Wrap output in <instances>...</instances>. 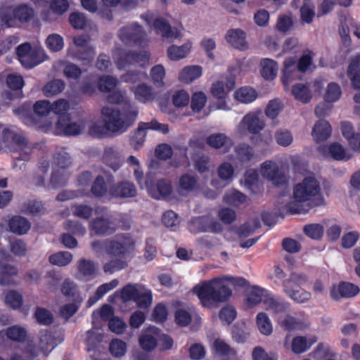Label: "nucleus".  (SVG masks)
<instances>
[{
  "mask_svg": "<svg viewBox=\"0 0 360 360\" xmlns=\"http://www.w3.org/2000/svg\"><path fill=\"white\" fill-rule=\"evenodd\" d=\"M320 193L319 181L314 175L307 176L294 186L292 200L286 204L285 209L292 214L302 213L304 210L303 204L311 205Z\"/></svg>",
  "mask_w": 360,
  "mask_h": 360,
  "instance_id": "f257e3e1",
  "label": "nucleus"
},
{
  "mask_svg": "<svg viewBox=\"0 0 360 360\" xmlns=\"http://www.w3.org/2000/svg\"><path fill=\"white\" fill-rule=\"evenodd\" d=\"M101 116L111 133L122 134L136 121L138 110L129 103L122 112L116 108L105 105L101 110Z\"/></svg>",
  "mask_w": 360,
  "mask_h": 360,
  "instance_id": "f03ea898",
  "label": "nucleus"
},
{
  "mask_svg": "<svg viewBox=\"0 0 360 360\" xmlns=\"http://www.w3.org/2000/svg\"><path fill=\"white\" fill-rule=\"evenodd\" d=\"M202 306L212 307L226 302L231 295V290L226 285L225 277L213 278L194 288Z\"/></svg>",
  "mask_w": 360,
  "mask_h": 360,
  "instance_id": "7ed1b4c3",
  "label": "nucleus"
},
{
  "mask_svg": "<svg viewBox=\"0 0 360 360\" xmlns=\"http://www.w3.org/2000/svg\"><path fill=\"white\" fill-rule=\"evenodd\" d=\"M61 342L62 339L58 333L41 330L37 342L28 345L27 355L32 359L39 356L41 354L47 356Z\"/></svg>",
  "mask_w": 360,
  "mask_h": 360,
  "instance_id": "20e7f679",
  "label": "nucleus"
},
{
  "mask_svg": "<svg viewBox=\"0 0 360 360\" xmlns=\"http://www.w3.org/2000/svg\"><path fill=\"white\" fill-rule=\"evenodd\" d=\"M313 55L312 52L304 53L297 63L293 58L285 59L282 77L285 89H287L292 79L300 77V72H305L310 70Z\"/></svg>",
  "mask_w": 360,
  "mask_h": 360,
  "instance_id": "39448f33",
  "label": "nucleus"
},
{
  "mask_svg": "<svg viewBox=\"0 0 360 360\" xmlns=\"http://www.w3.org/2000/svg\"><path fill=\"white\" fill-rule=\"evenodd\" d=\"M73 46L68 51L69 57L88 65L92 62L96 55L95 49L89 44L90 37L82 34L75 36L72 39Z\"/></svg>",
  "mask_w": 360,
  "mask_h": 360,
  "instance_id": "423d86ee",
  "label": "nucleus"
},
{
  "mask_svg": "<svg viewBox=\"0 0 360 360\" xmlns=\"http://www.w3.org/2000/svg\"><path fill=\"white\" fill-rule=\"evenodd\" d=\"M8 143L6 146L15 153H19L14 158L20 160H28L32 150V145L27 141L25 134L20 131L8 130L5 132Z\"/></svg>",
  "mask_w": 360,
  "mask_h": 360,
  "instance_id": "0eeeda50",
  "label": "nucleus"
},
{
  "mask_svg": "<svg viewBox=\"0 0 360 360\" xmlns=\"http://www.w3.org/2000/svg\"><path fill=\"white\" fill-rule=\"evenodd\" d=\"M135 240L129 233L116 235L105 242V250L112 257H130L134 250Z\"/></svg>",
  "mask_w": 360,
  "mask_h": 360,
  "instance_id": "6e6552de",
  "label": "nucleus"
},
{
  "mask_svg": "<svg viewBox=\"0 0 360 360\" xmlns=\"http://www.w3.org/2000/svg\"><path fill=\"white\" fill-rule=\"evenodd\" d=\"M265 125L262 112L252 111L247 113L240 121L236 127V133L241 137L249 134L257 135L264 129Z\"/></svg>",
  "mask_w": 360,
  "mask_h": 360,
  "instance_id": "1a4fd4ad",
  "label": "nucleus"
},
{
  "mask_svg": "<svg viewBox=\"0 0 360 360\" xmlns=\"http://www.w3.org/2000/svg\"><path fill=\"white\" fill-rule=\"evenodd\" d=\"M122 299L124 301L134 300L140 307L146 308L152 302L151 291L145 286L139 284H128L121 292Z\"/></svg>",
  "mask_w": 360,
  "mask_h": 360,
  "instance_id": "9d476101",
  "label": "nucleus"
},
{
  "mask_svg": "<svg viewBox=\"0 0 360 360\" xmlns=\"http://www.w3.org/2000/svg\"><path fill=\"white\" fill-rule=\"evenodd\" d=\"M119 39L126 45L144 46L148 41L143 28L136 22L129 24L120 29Z\"/></svg>",
  "mask_w": 360,
  "mask_h": 360,
  "instance_id": "9b49d317",
  "label": "nucleus"
},
{
  "mask_svg": "<svg viewBox=\"0 0 360 360\" xmlns=\"http://www.w3.org/2000/svg\"><path fill=\"white\" fill-rule=\"evenodd\" d=\"M141 18L148 26L153 25V28L156 34H160L165 39L173 40L180 37L179 30L177 28L172 27L169 22L163 18H157L151 12L144 13Z\"/></svg>",
  "mask_w": 360,
  "mask_h": 360,
  "instance_id": "f8f14e48",
  "label": "nucleus"
},
{
  "mask_svg": "<svg viewBox=\"0 0 360 360\" xmlns=\"http://www.w3.org/2000/svg\"><path fill=\"white\" fill-rule=\"evenodd\" d=\"M115 63L119 70H124L131 65L143 66L148 61L150 54L146 51L139 52L123 51L117 49L115 53Z\"/></svg>",
  "mask_w": 360,
  "mask_h": 360,
  "instance_id": "ddd939ff",
  "label": "nucleus"
},
{
  "mask_svg": "<svg viewBox=\"0 0 360 360\" xmlns=\"http://www.w3.org/2000/svg\"><path fill=\"white\" fill-rule=\"evenodd\" d=\"M260 173L262 177L276 186H284L288 182V177L282 171L278 165L271 160H267L261 165Z\"/></svg>",
  "mask_w": 360,
  "mask_h": 360,
  "instance_id": "4468645a",
  "label": "nucleus"
},
{
  "mask_svg": "<svg viewBox=\"0 0 360 360\" xmlns=\"http://www.w3.org/2000/svg\"><path fill=\"white\" fill-rule=\"evenodd\" d=\"M86 122H71L69 116H60L56 124L53 131L57 135L77 136L85 129Z\"/></svg>",
  "mask_w": 360,
  "mask_h": 360,
  "instance_id": "2eb2a0df",
  "label": "nucleus"
},
{
  "mask_svg": "<svg viewBox=\"0 0 360 360\" xmlns=\"http://www.w3.org/2000/svg\"><path fill=\"white\" fill-rule=\"evenodd\" d=\"M235 86V79L233 77H228L226 82L217 81L212 84L210 91L212 95L219 100L218 109L224 110H229L224 99L229 92L233 90Z\"/></svg>",
  "mask_w": 360,
  "mask_h": 360,
  "instance_id": "dca6fc26",
  "label": "nucleus"
},
{
  "mask_svg": "<svg viewBox=\"0 0 360 360\" xmlns=\"http://www.w3.org/2000/svg\"><path fill=\"white\" fill-rule=\"evenodd\" d=\"M145 184L148 194L156 200H165L173 192L172 181L167 179H159L156 184L153 185L147 176Z\"/></svg>",
  "mask_w": 360,
  "mask_h": 360,
  "instance_id": "f3484780",
  "label": "nucleus"
},
{
  "mask_svg": "<svg viewBox=\"0 0 360 360\" xmlns=\"http://www.w3.org/2000/svg\"><path fill=\"white\" fill-rule=\"evenodd\" d=\"M89 228L96 235L105 236L115 232L117 229V224L111 214H106L92 219L89 222Z\"/></svg>",
  "mask_w": 360,
  "mask_h": 360,
  "instance_id": "a211bd4d",
  "label": "nucleus"
},
{
  "mask_svg": "<svg viewBox=\"0 0 360 360\" xmlns=\"http://www.w3.org/2000/svg\"><path fill=\"white\" fill-rule=\"evenodd\" d=\"M189 230L194 233L198 232L219 233L222 230V226L219 222L207 217H200L191 221Z\"/></svg>",
  "mask_w": 360,
  "mask_h": 360,
  "instance_id": "6ab92c4d",
  "label": "nucleus"
},
{
  "mask_svg": "<svg viewBox=\"0 0 360 360\" xmlns=\"http://www.w3.org/2000/svg\"><path fill=\"white\" fill-rule=\"evenodd\" d=\"M290 340V335L285 336L284 340V347L287 349H290L291 351L295 354H302L307 351L315 342H316V338L304 337V336H296L291 340V344L289 345V341Z\"/></svg>",
  "mask_w": 360,
  "mask_h": 360,
  "instance_id": "aec40b11",
  "label": "nucleus"
},
{
  "mask_svg": "<svg viewBox=\"0 0 360 360\" xmlns=\"http://www.w3.org/2000/svg\"><path fill=\"white\" fill-rule=\"evenodd\" d=\"M77 269L75 278L82 281H89L96 277L98 267L93 261L82 259L78 262Z\"/></svg>",
  "mask_w": 360,
  "mask_h": 360,
  "instance_id": "412c9836",
  "label": "nucleus"
},
{
  "mask_svg": "<svg viewBox=\"0 0 360 360\" xmlns=\"http://www.w3.org/2000/svg\"><path fill=\"white\" fill-rule=\"evenodd\" d=\"M16 54L20 63L25 68H32L39 63L34 57V51L29 43H24L16 48Z\"/></svg>",
  "mask_w": 360,
  "mask_h": 360,
  "instance_id": "4be33fe9",
  "label": "nucleus"
},
{
  "mask_svg": "<svg viewBox=\"0 0 360 360\" xmlns=\"http://www.w3.org/2000/svg\"><path fill=\"white\" fill-rule=\"evenodd\" d=\"M110 194L116 198H133L137 194L135 185L129 181H122L112 185L109 190Z\"/></svg>",
  "mask_w": 360,
  "mask_h": 360,
  "instance_id": "5701e85b",
  "label": "nucleus"
},
{
  "mask_svg": "<svg viewBox=\"0 0 360 360\" xmlns=\"http://www.w3.org/2000/svg\"><path fill=\"white\" fill-rule=\"evenodd\" d=\"M359 292L357 285L348 283L342 282L338 285H334L330 290V296L335 300L341 298H349L355 296Z\"/></svg>",
  "mask_w": 360,
  "mask_h": 360,
  "instance_id": "b1692460",
  "label": "nucleus"
},
{
  "mask_svg": "<svg viewBox=\"0 0 360 360\" xmlns=\"http://www.w3.org/2000/svg\"><path fill=\"white\" fill-rule=\"evenodd\" d=\"M318 151L325 158H332L335 160H347L350 156L347 155L344 147L338 143H333L329 146L322 145L318 147Z\"/></svg>",
  "mask_w": 360,
  "mask_h": 360,
  "instance_id": "393cba45",
  "label": "nucleus"
},
{
  "mask_svg": "<svg viewBox=\"0 0 360 360\" xmlns=\"http://www.w3.org/2000/svg\"><path fill=\"white\" fill-rule=\"evenodd\" d=\"M159 338L160 330L154 326L149 327L139 336V345L143 350L152 351L156 347Z\"/></svg>",
  "mask_w": 360,
  "mask_h": 360,
  "instance_id": "a878e982",
  "label": "nucleus"
},
{
  "mask_svg": "<svg viewBox=\"0 0 360 360\" xmlns=\"http://www.w3.org/2000/svg\"><path fill=\"white\" fill-rule=\"evenodd\" d=\"M103 159L106 165L115 172L120 168L124 162L122 152L114 147H106L104 149Z\"/></svg>",
  "mask_w": 360,
  "mask_h": 360,
  "instance_id": "bb28decb",
  "label": "nucleus"
},
{
  "mask_svg": "<svg viewBox=\"0 0 360 360\" xmlns=\"http://www.w3.org/2000/svg\"><path fill=\"white\" fill-rule=\"evenodd\" d=\"M207 143L215 149H223V153H227L233 145V141L222 133H216L210 135L206 140Z\"/></svg>",
  "mask_w": 360,
  "mask_h": 360,
  "instance_id": "cd10ccee",
  "label": "nucleus"
},
{
  "mask_svg": "<svg viewBox=\"0 0 360 360\" xmlns=\"http://www.w3.org/2000/svg\"><path fill=\"white\" fill-rule=\"evenodd\" d=\"M4 221L8 223V231L17 235L25 234L31 226L30 221L21 216H13Z\"/></svg>",
  "mask_w": 360,
  "mask_h": 360,
  "instance_id": "c85d7f7f",
  "label": "nucleus"
},
{
  "mask_svg": "<svg viewBox=\"0 0 360 360\" xmlns=\"http://www.w3.org/2000/svg\"><path fill=\"white\" fill-rule=\"evenodd\" d=\"M198 188V177L194 174H184L178 181V191L184 195L193 192Z\"/></svg>",
  "mask_w": 360,
  "mask_h": 360,
  "instance_id": "c756f323",
  "label": "nucleus"
},
{
  "mask_svg": "<svg viewBox=\"0 0 360 360\" xmlns=\"http://www.w3.org/2000/svg\"><path fill=\"white\" fill-rule=\"evenodd\" d=\"M264 305L266 310L274 314L286 311L289 308V304L280 297H275L269 295L264 300Z\"/></svg>",
  "mask_w": 360,
  "mask_h": 360,
  "instance_id": "7c9ffc66",
  "label": "nucleus"
},
{
  "mask_svg": "<svg viewBox=\"0 0 360 360\" xmlns=\"http://www.w3.org/2000/svg\"><path fill=\"white\" fill-rule=\"evenodd\" d=\"M26 336L27 330L25 328L20 326H13L5 330H0V343L4 340L6 337L15 342H22L25 340Z\"/></svg>",
  "mask_w": 360,
  "mask_h": 360,
  "instance_id": "2f4dec72",
  "label": "nucleus"
},
{
  "mask_svg": "<svg viewBox=\"0 0 360 360\" xmlns=\"http://www.w3.org/2000/svg\"><path fill=\"white\" fill-rule=\"evenodd\" d=\"M347 75L354 89L360 90V53L353 57L349 63Z\"/></svg>",
  "mask_w": 360,
  "mask_h": 360,
  "instance_id": "473e14b6",
  "label": "nucleus"
},
{
  "mask_svg": "<svg viewBox=\"0 0 360 360\" xmlns=\"http://www.w3.org/2000/svg\"><path fill=\"white\" fill-rule=\"evenodd\" d=\"M331 134V127L328 122L320 120L317 122L311 132L314 139L317 142L325 141Z\"/></svg>",
  "mask_w": 360,
  "mask_h": 360,
  "instance_id": "72a5a7b5",
  "label": "nucleus"
},
{
  "mask_svg": "<svg viewBox=\"0 0 360 360\" xmlns=\"http://www.w3.org/2000/svg\"><path fill=\"white\" fill-rule=\"evenodd\" d=\"M278 322L281 327L289 331L302 330L308 326V323L305 320H302L290 315L279 317Z\"/></svg>",
  "mask_w": 360,
  "mask_h": 360,
  "instance_id": "f704fd0d",
  "label": "nucleus"
},
{
  "mask_svg": "<svg viewBox=\"0 0 360 360\" xmlns=\"http://www.w3.org/2000/svg\"><path fill=\"white\" fill-rule=\"evenodd\" d=\"M105 210V208L103 207H97L94 210L91 206L86 204H75L72 207L73 215L83 219H89L92 216L94 211L98 214L104 212Z\"/></svg>",
  "mask_w": 360,
  "mask_h": 360,
  "instance_id": "c9c22d12",
  "label": "nucleus"
},
{
  "mask_svg": "<svg viewBox=\"0 0 360 360\" xmlns=\"http://www.w3.org/2000/svg\"><path fill=\"white\" fill-rule=\"evenodd\" d=\"M226 39L231 46L238 49H245L247 47L245 33L240 30L235 29L228 31Z\"/></svg>",
  "mask_w": 360,
  "mask_h": 360,
  "instance_id": "e433bc0d",
  "label": "nucleus"
},
{
  "mask_svg": "<svg viewBox=\"0 0 360 360\" xmlns=\"http://www.w3.org/2000/svg\"><path fill=\"white\" fill-rule=\"evenodd\" d=\"M68 179L69 174L65 170L55 169L51 173L49 181L46 186L53 189L65 186Z\"/></svg>",
  "mask_w": 360,
  "mask_h": 360,
  "instance_id": "4c0bfd02",
  "label": "nucleus"
},
{
  "mask_svg": "<svg viewBox=\"0 0 360 360\" xmlns=\"http://www.w3.org/2000/svg\"><path fill=\"white\" fill-rule=\"evenodd\" d=\"M262 76L266 80L274 79L278 72L277 63L270 58H264L260 61Z\"/></svg>",
  "mask_w": 360,
  "mask_h": 360,
  "instance_id": "58836bf2",
  "label": "nucleus"
},
{
  "mask_svg": "<svg viewBox=\"0 0 360 360\" xmlns=\"http://www.w3.org/2000/svg\"><path fill=\"white\" fill-rule=\"evenodd\" d=\"M135 98L139 102L146 103L155 99V94L151 86L146 84H138L134 89Z\"/></svg>",
  "mask_w": 360,
  "mask_h": 360,
  "instance_id": "ea45409f",
  "label": "nucleus"
},
{
  "mask_svg": "<svg viewBox=\"0 0 360 360\" xmlns=\"http://www.w3.org/2000/svg\"><path fill=\"white\" fill-rule=\"evenodd\" d=\"M258 96L255 89L250 86H244L238 89L234 94V98L240 103L248 104L255 101Z\"/></svg>",
  "mask_w": 360,
  "mask_h": 360,
  "instance_id": "a19ab883",
  "label": "nucleus"
},
{
  "mask_svg": "<svg viewBox=\"0 0 360 360\" xmlns=\"http://www.w3.org/2000/svg\"><path fill=\"white\" fill-rule=\"evenodd\" d=\"M103 335L98 330L91 329L86 332V344L87 347L88 352H94V356H95L96 351L98 352L100 354V349L98 347V344H99L102 341Z\"/></svg>",
  "mask_w": 360,
  "mask_h": 360,
  "instance_id": "79ce46f5",
  "label": "nucleus"
},
{
  "mask_svg": "<svg viewBox=\"0 0 360 360\" xmlns=\"http://www.w3.org/2000/svg\"><path fill=\"white\" fill-rule=\"evenodd\" d=\"M129 257H113L109 262L103 265V271L105 273L113 274L127 267Z\"/></svg>",
  "mask_w": 360,
  "mask_h": 360,
  "instance_id": "37998d69",
  "label": "nucleus"
},
{
  "mask_svg": "<svg viewBox=\"0 0 360 360\" xmlns=\"http://www.w3.org/2000/svg\"><path fill=\"white\" fill-rule=\"evenodd\" d=\"M202 75V69L198 65L185 67L179 74V80L184 83H190L199 78Z\"/></svg>",
  "mask_w": 360,
  "mask_h": 360,
  "instance_id": "c03bdc74",
  "label": "nucleus"
},
{
  "mask_svg": "<svg viewBox=\"0 0 360 360\" xmlns=\"http://www.w3.org/2000/svg\"><path fill=\"white\" fill-rule=\"evenodd\" d=\"M284 291L292 300L298 303L305 302L311 298L310 292L302 289L291 288L288 283L284 286Z\"/></svg>",
  "mask_w": 360,
  "mask_h": 360,
  "instance_id": "a18cd8bd",
  "label": "nucleus"
},
{
  "mask_svg": "<svg viewBox=\"0 0 360 360\" xmlns=\"http://www.w3.org/2000/svg\"><path fill=\"white\" fill-rule=\"evenodd\" d=\"M291 93L296 100L304 103H308L311 98V94L309 87L303 84H294Z\"/></svg>",
  "mask_w": 360,
  "mask_h": 360,
  "instance_id": "49530a36",
  "label": "nucleus"
},
{
  "mask_svg": "<svg viewBox=\"0 0 360 360\" xmlns=\"http://www.w3.org/2000/svg\"><path fill=\"white\" fill-rule=\"evenodd\" d=\"M191 44L186 42L182 46L172 45L167 49L169 58L172 60H178L184 58L190 52Z\"/></svg>",
  "mask_w": 360,
  "mask_h": 360,
  "instance_id": "de8ad7c7",
  "label": "nucleus"
},
{
  "mask_svg": "<svg viewBox=\"0 0 360 360\" xmlns=\"http://www.w3.org/2000/svg\"><path fill=\"white\" fill-rule=\"evenodd\" d=\"M256 323L259 331L264 335H270L273 332V326L267 314L259 313L256 316Z\"/></svg>",
  "mask_w": 360,
  "mask_h": 360,
  "instance_id": "09e8293b",
  "label": "nucleus"
},
{
  "mask_svg": "<svg viewBox=\"0 0 360 360\" xmlns=\"http://www.w3.org/2000/svg\"><path fill=\"white\" fill-rule=\"evenodd\" d=\"M219 179L226 183L233 181L235 175V169L231 163L224 162L221 163L217 169Z\"/></svg>",
  "mask_w": 360,
  "mask_h": 360,
  "instance_id": "8fccbe9b",
  "label": "nucleus"
},
{
  "mask_svg": "<svg viewBox=\"0 0 360 360\" xmlns=\"http://www.w3.org/2000/svg\"><path fill=\"white\" fill-rule=\"evenodd\" d=\"M235 153L238 160L241 162H248L254 157V150L250 145L243 143L235 148Z\"/></svg>",
  "mask_w": 360,
  "mask_h": 360,
  "instance_id": "3c124183",
  "label": "nucleus"
},
{
  "mask_svg": "<svg viewBox=\"0 0 360 360\" xmlns=\"http://www.w3.org/2000/svg\"><path fill=\"white\" fill-rule=\"evenodd\" d=\"M223 200L226 204L238 206L246 202L247 196L241 192L233 189L226 192Z\"/></svg>",
  "mask_w": 360,
  "mask_h": 360,
  "instance_id": "603ef678",
  "label": "nucleus"
},
{
  "mask_svg": "<svg viewBox=\"0 0 360 360\" xmlns=\"http://www.w3.org/2000/svg\"><path fill=\"white\" fill-rule=\"evenodd\" d=\"M17 273L18 270L14 266L0 262V284H12L13 280L11 277L16 275Z\"/></svg>",
  "mask_w": 360,
  "mask_h": 360,
  "instance_id": "864d4df0",
  "label": "nucleus"
},
{
  "mask_svg": "<svg viewBox=\"0 0 360 360\" xmlns=\"http://www.w3.org/2000/svg\"><path fill=\"white\" fill-rule=\"evenodd\" d=\"M269 295L266 291L258 287H253L248 294L247 304L250 307L255 306L258 303L263 302L266 296Z\"/></svg>",
  "mask_w": 360,
  "mask_h": 360,
  "instance_id": "5fc2aeb1",
  "label": "nucleus"
},
{
  "mask_svg": "<svg viewBox=\"0 0 360 360\" xmlns=\"http://www.w3.org/2000/svg\"><path fill=\"white\" fill-rule=\"evenodd\" d=\"M64 88L65 83L63 80L53 79L46 84L42 91L45 96L51 97L60 93Z\"/></svg>",
  "mask_w": 360,
  "mask_h": 360,
  "instance_id": "6e6d98bb",
  "label": "nucleus"
},
{
  "mask_svg": "<svg viewBox=\"0 0 360 360\" xmlns=\"http://www.w3.org/2000/svg\"><path fill=\"white\" fill-rule=\"evenodd\" d=\"M49 260L53 265L64 266L72 262V255L70 252L61 251L50 255Z\"/></svg>",
  "mask_w": 360,
  "mask_h": 360,
  "instance_id": "4d7b16f0",
  "label": "nucleus"
},
{
  "mask_svg": "<svg viewBox=\"0 0 360 360\" xmlns=\"http://www.w3.org/2000/svg\"><path fill=\"white\" fill-rule=\"evenodd\" d=\"M0 21L6 27H15L18 25V21L15 9L6 8L0 13Z\"/></svg>",
  "mask_w": 360,
  "mask_h": 360,
  "instance_id": "13d9d810",
  "label": "nucleus"
},
{
  "mask_svg": "<svg viewBox=\"0 0 360 360\" xmlns=\"http://www.w3.org/2000/svg\"><path fill=\"white\" fill-rule=\"evenodd\" d=\"M110 132L107 124L103 120L96 121L91 124L89 127V134L93 137L101 138L109 134Z\"/></svg>",
  "mask_w": 360,
  "mask_h": 360,
  "instance_id": "bf43d9fd",
  "label": "nucleus"
},
{
  "mask_svg": "<svg viewBox=\"0 0 360 360\" xmlns=\"http://www.w3.org/2000/svg\"><path fill=\"white\" fill-rule=\"evenodd\" d=\"M50 164L48 160L39 163L38 172L32 179V184L36 186H46L45 174L49 169Z\"/></svg>",
  "mask_w": 360,
  "mask_h": 360,
  "instance_id": "052dcab7",
  "label": "nucleus"
},
{
  "mask_svg": "<svg viewBox=\"0 0 360 360\" xmlns=\"http://www.w3.org/2000/svg\"><path fill=\"white\" fill-rule=\"evenodd\" d=\"M117 83V78L110 75H103L98 79V88L102 92H110L114 90Z\"/></svg>",
  "mask_w": 360,
  "mask_h": 360,
  "instance_id": "680f3d73",
  "label": "nucleus"
},
{
  "mask_svg": "<svg viewBox=\"0 0 360 360\" xmlns=\"http://www.w3.org/2000/svg\"><path fill=\"white\" fill-rule=\"evenodd\" d=\"M260 226L259 219L255 218L240 226L237 230V234L240 238H246L253 233Z\"/></svg>",
  "mask_w": 360,
  "mask_h": 360,
  "instance_id": "e2e57ef3",
  "label": "nucleus"
},
{
  "mask_svg": "<svg viewBox=\"0 0 360 360\" xmlns=\"http://www.w3.org/2000/svg\"><path fill=\"white\" fill-rule=\"evenodd\" d=\"M91 193L95 197H102L108 191L107 184L101 175H98L91 188Z\"/></svg>",
  "mask_w": 360,
  "mask_h": 360,
  "instance_id": "0e129e2a",
  "label": "nucleus"
},
{
  "mask_svg": "<svg viewBox=\"0 0 360 360\" xmlns=\"http://www.w3.org/2000/svg\"><path fill=\"white\" fill-rule=\"evenodd\" d=\"M5 303L9 307L18 309L22 304V295L16 290H10L5 296Z\"/></svg>",
  "mask_w": 360,
  "mask_h": 360,
  "instance_id": "69168bd1",
  "label": "nucleus"
},
{
  "mask_svg": "<svg viewBox=\"0 0 360 360\" xmlns=\"http://www.w3.org/2000/svg\"><path fill=\"white\" fill-rule=\"evenodd\" d=\"M341 94L342 90L340 86L335 82H330L328 84L325 94V101L330 103L335 102L340 99Z\"/></svg>",
  "mask_w": 360,
  "mask_h": 360,
  "instance_id": "338daca9",
  "label": "nucleus"
},
{
  "mask_svg": "<svg viewBox=\"0 0 360 360\" xmlns=\"http://www.w3.org/2000/svg\"><path fill=\"white\" fill-rule=\"evenodd\" d=\"M54 162L60 169L68 167L72 163L70 155L64 148L57 150L54 156Z\"/></svg>",
  "mask_w": 360,
  "mask_h": 360,
  "instance_id": "774afa93",
  "label": "nucleus"
}]
</instances>
